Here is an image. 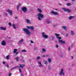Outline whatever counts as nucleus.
<instances>
[{
    "mask_svg": "<svg viewBox=\"0 0 76 76\" xmlns=\"http://www.w3.org/2000/svg\"><path fill=\"white\" fill-rule=\"evenodd\" d=\"M21 61H22L23 62H24V60L22 59L21 60Z\"/></svg>",
    "mask_w": 76,
    "mask_h": 76,
    "instance_id": "5fc2aeb1",
    "label": "nucleus"
},
{
    "mask_svg": "<svg viewBox=\"0 0 76 76\" xmlns=\"http://www.w3.org/2000/svg\"><path fill=\"white\" fill-rule=\"evenodd\" d=\"M65 74V73L64 72V70H63V69H61L59 73L60 75L62 76V75H63V76H64Z\"/></svg>",
    "mask_w": 76,
    "mask_h": 76,
    "instance_id": "0eeeda50",
    "label": "nucleus"
},
{
    "mask_svg": "<svg viewBox=\"0 0 76 76\" xmlns=\"http://www.w3.org/2000/svg\"><path fill=\"white\" fill-rule=\"evenodd\" d=\"M15 19H18V17H15Z\"/></svg>",
    "mask_w": 76,
    "mask_h": 76,
    "instance_id": "603ef678",
    "label": "nucleus"
},
{
    "mask_svg": "<svg viewBox=\"0 0 76 76\" xmlns=\"http://www.w3.org/2000/svg\"><path fill=\"white\" fill-rule=\"evenodd\" d=\"M23 31L25 32L26 34L28 35L29 37H30L31 36V33L30 32L29 30H28V29H23Z\"/></svg>",
    "mask_w": 76,
    "mask_h": 76,
    "instance_id": "f03ea898",
    "label": "nucleus"
},
{
    "mask_svg": "<svg viewBox=\"0 0 76 76\" xmlns=\"http://www.w3.org/2000/svg\"><path fill=\"white\" fill-rule=\"evenodd\" d=\"M0 28H1V29H5V28H4V27H0Z\"/></svg>",
    "mask_w": 76,
    "mask_h": 76,
    "instance_id": "37998d69",
    "label": "nucleus"
},
{
    "mask_svg": "<svg viewBox=\"0 0 76 76\" xmlns=\"http://www.w3.org/2000/svg\"><path fill=\"white\" fill-rule=\"evenodd\" d=\"M55 35L56 36V38H57L58 39H59L58 42L59 43H61V44H66V42L65 41H63L62 40H60L61 39V37L59 36L60 35V34L55 33Z\"/></svg>",
    "mask_w": 76,
    "mask_h": 76,
    "instance_id": "f257e3e1",
    "label": "nucleus"
},
{
    "mask_svg": "<svg viewBox=\"0 0 76 76\" xmlns=\"http://www.w3.org/2000/svg\"><path fill=\"white\" fill-rule=\"evenodd\" d=\"M15 59H16V61H19V58H18V57L15 58Z\"/></svg>",
    "mask_w": 76,
    "mask_h": 76,
    "instance_id": "c85d7f7f",
    "label": "nucleus"
},
{
    "mask_svg": "<svg viewBox=\"0 0 76 76\" xmlns=\"http://www.w3.org/2000/svg\"><path fill=\"white\" fill-rule=\"evenodd\" d=\"M64 29V31H65V32H66V31H67V29Z\"/></svg>",
    "mask_w": 76,
    "mask_h": 76,
    "instance_id": "4c0bfd02",
    "label": "nucleus"
},
{
    "mask_svg": "<svg viewBox=\"0 0 76 76\" xmlns=\"http://www.w3.org/2000/svg\"><path fill=\"white\" fill-rule=\"evenodd\" d=\"M26 28H28V29H34V26L29 27L28 26H27L26 27Z\"/></svg>",
    "mask_w": 76,
    "mask_h": 76,
    "instance_id": "dca6fc26",
    "label": "nucleus"
},
{
    "mask_svg": "<svg viewBox=\"0 0 76 76\" xmlns=\"http://www.w3.org/2000/svg\"><path fill=\"white\" fill-rule=\"evenodd\" d=\"M39 64H41V62H39Z\"/></svg>",
    "mask_w": 76,
    "mask_h": 76,
    "instance_id": "4d7b16f0",
    "label": "nucleus"
},
{
    "mask_svg": "<svg viewBox=\"0 0 76 76\" xmlns=\"http://www.w3.org/2000/svg\"><path fill=\"white\" fill-rule=\"evenodd\" d=\"M56 48H58V45H56Z\"/></svg>",
    "mask_w": 76,
    "mask_h": 76,
    "instance_id": "58836bf2",
    "label": "nucleus"
},
{
    "mask_svg": "<svg viewBox=\"0 0 76 76\" xmlns=\"http://www.w3.org/2000/svg\"><path fill=\"white\" fill-rule=\"evenodd\" d=\"M71 58L72 59V60H73V56H71Z\"/></svg>",
    "mask_w": 76,
    "mask_h": 76,
    "instance_id": "49530a36",
    "label": "nucleus"
},
{
    "mask_svg": "<svg viewBox=\"0 0 76 76\" xmlns=\"http://www.w3.org/2000/svg\"><path fill=\"white\" fill-rule=\"evenodd\" d=\"M65 1H67V0H65Z\"/></svg>",
    "mask_w": 76,
    "mask_h": 76,
    "instance_id": "0e129e2a",
    "label": "nucleus"
},
{
    "mask_svg": "<svg viewBox=\"0 0 76 76\" xmlns=\"http://www.w3.org/2000/svg\"><path fill=\"white\" fill-rule=\"evenodd\" d=\"M71 34L72 35H75V34L74 33V32L73 30H72L71 31Z\"/></svg>",
    "mask_w": 76,
    "mask_h": 76,
    "instance_id": "6ab92c4d",
    "label": "nucleus"
},
{
    "mask_svg": "<svg viewBox=\"0 0 76 76\" xmlns=\"http://www.w3.org/2000/svg\"><path fill=\"white\" fill-rule=\"evenodd\" d=\"M17 67H20L19 66H15V67L12 68L11 69V70H13V69H16V68Z\"/></svg>",
    "mask_w": 76,
    "mask_h": 76,
    "instance_id": "a211bd4d",
    "label": "nucleus"
},
{
    "mask_svg": "<svg viewBox=\"0 0 76 76\" xmlns=\"http://www.w3.org/2000/svg\"><path fill=\"white\" fill-rule=\"evenodd\" d=\"M42 51H43V52H42V53H45V49L44 48H42Z\"/></svg>",
    "mask_w": 76,
    "mask_h": 76,
    "instance_id": "bb28decb",
    "label": "nucleus"
},
{
    "mask_svg": "<svg viewBox=\"0 0 76 76\" xmlns=\"http://www.w3.org/2000/svg\"><path fill=\"white\" fill-rule=\"evenodd\" d=\"M71 1H73V2H74V1H75V0H71Z\"/></svg>",
    "mask_w": 76,
    "mask_h": 76,
    "instance_id": "864d4df0",
    "label": "nucleus"
},
{
    "mask_svg": "<svg viewBox=\"0 0 76 76\" xmlns=\"http://www.w3.org/2000/svg\"><path fill=\"white\" fill-rule=\"evenodd\" d=\"M38 20H41V19L44 18V15L41 13H39L37 15Z\"/></svg>",
    "mask_w": 76,
    "mask_h": 76,
    "instance_id": "7ed1b4c3",
    "label": "nucleus"
},
{
    "mask_svg": "<svg viewBox=\"0 0 76 76\" xmlns=\"http://www.w3.org/2000/svg\"><path fill=\"white\" fill-rule=\"evenodd\" d=\"M48 61L49 63H51V59L50 58H48Z\"/></svg>",
    "mask_w": 76,
    "mask_h": 76,
    "instance_id": "a878e982",
    "label": "nucleus"
},
{
    "mask_svg": "<svg viewBox=\"0 0 76 76\" xmlns=\"http://www.w3.org/2000/svg\"><path fill=\"white\" fill-rule=\"evenodd\" d=\"M68 35H69V34H66V37H68Z\"/></svg>",
    "mask_w": 76,
    "mask_h": 76,
    "instance_id": "79ce46f5",
    "label": "nucleus"
},
{
    "mask_svg": "<svg viewBox=\"0 0 76 76\" xmlns=\"http://www.w3.org/2000/svg\"><path fill=\"white\" fill-rule=\"evenodd\" d=\"M11 75H12V73H9V76H11Z\"/></svg>",
    "mask_w": 76,
    "mask_h": 76,
    "instance_id": "a19ab883",
    "label": "nucleus"
},
{
    "mask_svg": "<svg viewBox=\"0 0 76 76\" xmlns=\"http://www.w3.org/2000/svg\"><path fill=\"white\" fill-rule=\"evenodd\" d=\"M21 52H26V50H23L21 51Z\"/></svg>",
    "mask_w": 76,
    "mask_h": 76,
    "instance_id": "f704fd0d",
    "label": "nucleus"
},
{
    "mask_svg": "<svg viewBox=\"0 0 76 76\" xmlns=\"http://www.w3.org/2000/svg\"><path fill=\"white\" fill-rule=\"evenodd\" d=\"M31 43H34V42L33 41H32L31 40Z\"/></svg>",
    "mask_w": 76,
    "mask_h": 76,
    "instance_id": "6e6d98bb",
    "label": "nucleus"
},
{
    "mask_svg": "<svg viewBox=\"0 0 76 76\" xmlns=\"http://www.w3.org/2000/svg\"><path fill=\"white\" fill-rule=\"evenodd\" d=\"M50 22H50V21L48 20V21H47V23H50Z\"/></svg>",
    "mask_w": 76,
    "mask_h": 76,
    "instance_id": "c9c22d12",
    "label": "nucleus"
},
{
    "mask_svg": "<svg viewBox=\"0 0 76 76\" xmlns=\"http://www.w3.org/2000/svg\"><path fill=\"white\" fill-rule=\"evenodd\" d=\"M10 55H8V56L6 57V58L7 59V60H9V57H10Z\"/></svg>",
    "mask_w": 76,
    "mask_h": 76,
    "instance_id": "5701e85b",
    "label": "nucleus"
},
{
    "mask_svg": "<svg viewBox=\"0 0 76 76\" xmlns=\"http://www.w3.org/2000/svg\"><path fill=\"white\" fill-rule=\"evenodd\" d=\"M20 67L22 68L23 69V67H24V66H25V65L23 64L22 65H21V64H20Z\"/></svg>",
    "mask_w": 76,
    "mask_h": 76,
    "instance_id": "412c9836",
    "label": "nucleus"
},
{
    "mask_svg": "<svg viewBox=\"0 0 76 76\" xmlns=\"http://www.w3.org/2000/svg\"><path fill=\"white\" fill-rule=\"evenodd\" d=\"M55 37H53V36H51L50 37V41H53Z\"/></svg>",
    "mask_w": 76,
    "mask_h": 76,
    "instance_id": "2eb2a0df",
    "label": "nucleus"
},
{
    "mask_svg": "<svg viewBox=\"0 0 76 76\" xmlns=\"http://www.w3.org/2000/svg\"><path fill=\"white\" fill-rule=\"evenodd\" d=\"M41 58V57L39 56H37L36 58L37 60H39V59H40Z\"/></svg>",
    "mask_w": 76,
    "mask_h": 76,
    "instance_id": "cd10ccee",
    "label": "nucleus"
},
{
    "mask_svg": "<svg viewBox=\"0 0 76 76\" xmlns=\"http://www.w3.org/2000/svg\"><path fill=\"white\" fill-rule=\"evenodd\" d=\"M8 25H9V26H12V23H11L10 22L8 23Z\"/></svg>",
    "mask_w": 76,
    "mask_h": 76,
    "instance_id": "2f4dec72",
    "label": "nucleus"
},
{
    "mask_svg": "<svg viewBox=\"0 0 76 76\" xmlns=\"http://www.w3.org/2000/svg\"><path fill=\"white\" fill-rule=\"evenodd\" d=\"M8 39H11L10 37H8Z\"/></svg>",
    "mask_w": 76,
    "mask_h": 76,
    "instance_id": "052dcab7",
    "label": "nucleus"
},
{
    "mask_svg": "<svg viewBox=\"0 0 76 76\" xmlns=\"http://www.w3.org/2000/svg\"><path fill=\"white\" fill-rule=\"evenodd\" d=\"M67 6H71L72 5V4L70 3H68L66 4Z\"/></svg>",
    "mask_w": 76,
    "mask_h": 76,
    "instance_id": "c756f323",
    "label": "nucleus"
},
{
    "mask_svg": "<svg viewBox=\"0 0 76 76\" xmlns=\"http://www.w3.org/2000/svg\"><path fill=\"white\" fill-rule=\"evenodd\" d=\"M23 42V39H21L20 41H19L18 43V44H21L22 42Z\"/></svg>",
    "mask_w": 76,
    "mask_h": 76,
    "instance_id": "9b49d317",
    "label": "nucleus"
},
{
    "mask_svg": "<svg viewBox=\"0 0 76 76\" xmlns=\"http://www.w3.org/2000/svg\"><path fill=\"white\" fill-rule=\"evenodd\" d=\"M7 12L9 13V14H10V16H12L13 15V11L11 10H7Z\"/></svg>",
    "mask_w": 76,
    "mask_h": 76,
    "instance_id": "1a4fd4ad",
    "label": "nucleus"
},
{
    "mask_svg": "<svg viewBox=\"0 0 76 76\" xmlns=\"http://www.w3.org/2000/svg\"><path fill=\"white\" fill-rule=\"evenodd\" d=\"M62 29H67V27L66 26H63L61 28Z\"/></svg>",
    "mask_w": 76,
    "mask_h": 76,
    "instance_id": "aec40b11",
    "label": "nucleus"
},
{
    "mask_svg": "<svg viewBox=\"0 0 76 76\" xmlns=\"http://www.w3.org/2000/svg\"><path fill=\"white\" fill-rule=\"evenodd\" d=\"M22 10L24 12V13H26L28 10L27 8L26 7H23L21 8Z\"/></svg>",
    "mask_w": 76,
    "mask_h": 76,
    "instance_id": "39448f33",
    "label": "nucleus"
},
{
    "mask_svg": "<svg viewBox=\"0 0 76 76\" xmlns=\"http://www.w3.org/2000/svg\"><path fill=\"white\" fill-rule=\"evenodd\" d=\"M43 62L46 65L47 64V61H43Z\"/></svg>",
    "mask_w": 76,
    "mask_h": 76,
    "instance_id": "393cba45",
    "label": "nucleus"
},
{
    "mask_svg": "<svg viewBox=\"0 0 76 76\" xmlns=\"http://www.w3.org/2000/svg\"><path fill=\"white\" fill-rule=\"evenodd\" d=\"M5 15L6 16H7V13H5Z\"/></svg>",
    "mask_w": 76,
    "mask_h": 76,
    "instance_id": "8fccbe9b",
    "label": "nucleus"
},
{
    "mask_svg": "<svg viewBox=\"0 0 76 76\" xmlns=\"http://www.w3.org/2000/svg\"><path fill=\"white\" fill-rule=\"evenodd\" d=\"M39 67H43L42 65L41 64H40V65H39Z\"/></svg>",
    "mask_w": 76,
    "mask_h": 76,
    "instance_id": "473e14b6",
    "label": "nucleus"
},
{
    "mask_svg": "<svg viewBox=\"0 0 76 76\" xmlns=\"http://www.w3.org/2000/svg\"><path fill=\"white\" fill-rule=\"evenodd\" d=\"M37 10H38V12L40 13H42V11L41 9H40L39 8H38Z\"/></svg>",
    "mask_w": 76,
    "mask_h": 76,
    "instance_id": "b1692460",
    "label": "nucleus"
},
{
    "mask_svg": "<svg viewBox=\"0 0 76 76\" xmlns=\"http://www.w3.org/2000/svg\"><path fill=\"white\" fill-rule=\"evenodd\" d=\"M17 51V49H14L13 51V53L14 54H15V53H16Z\"/></svg>",
    "mask_w": 76,
    "mask_h": 76,
    "instance_id": "4be33fe9",
    "label": "nucleus"
},
{
    "mask_svg": "<svg viewBox=\"0 0 76 76\" xmlns=\"http://www.w3.org/2000/svg\"><path fill=\"white\" fill-rule=\"evenodd\" d=\"M48 70H51V67L50 66H48Z\"/></svg>",
    "mask_w": 76,
    "mask_h": 76,
    "instance_id": "e433bc0d",
    "label": "nucleus"
},
{
    "mask_svg": "<svg viewBox=\"0 0 76 76\" xmlns=\"http://www.w3.org/2000/svg\"><path fill=\"white\" fill-rule=\"evenodd\" d=\"M45 55H43L42 56V57H45Z\"/></svg>",
    "mask_w": 76,
    "mask_h": 76,
    "instance_id": "13d9d810",
    "label": "nucleus"
},
{
    "mask_svg": "<svg viewBox=\"0 0 76 76\" xmlns=\"http://www.w3.org/2000/svg\"><path fill=\"white\" fill-rule=\"evenodd\" d=\"M74 65L73 64H72V66H73Z\"/></svg>",
    "mask_w": 76,
    "mask_h": 76,
    "instance_id": "69168bd1",
    "label": "nucleus"
},
{
    "mask_svg": "<svg viewBox=\"0 0 76 76\" xmlns=\"http://www.w3.org/2000/svg\"><path fill=\"white\" fill-rule=\"evenodd\" d=\"M19 69L20 72V73H21V72H22L21 71V70H20V68H19Z\"/></svg>",
    "mask_w": 76,
    "mask_h": 76,
    "instance_id": "a18cd8bd",
    "label": "nucleus"
},
{
    "mask_svg": "<svg viewBox=\"0 0 76 76\" xmlns=\"http://www.w3.org/2000/svg\"><path fill=\"white\" fill-rule=\"evenodd\" d=\"M21 76H23V74H22V73H21Z\"/></svg>",
    "mask_w": 76,
    "mask_h": 76,
    "instance_id": "e2e57ef3",
    "label": "nucleus"
},
{
    "mask_svg": "<svg viewBox=\"0 0 76 76\" xmlns=\"http://www.w3.org/2000/svg\"><path fill=\"white\" fill-rule=\"evenodd\" d=\"M60 57H61V58H63V54H61L60 55Z\"/></svg>",
    "mask_w": 76,
    "mask_h": 76,
    "instance_id": "72a5a7b5",
    "label": "nucleus"
},
{
    "mask_svg": "<svg viewBox=\"0 0 76 76\" xmlns=\"http://www.w3.org/2000/svg\"><path fill=\"white\" fill-rule=\"evenodd\" d=\"M2 63L3 64H5V62H4V61Z\"/></svg>",
    "mask_w": 76,
    "mask_h": 76,
    "instance_id": "de8ad7c7",
    "label": "nucleus"
},
{
    "mask_svg": "<svg viewBox=\"0 0 76 76\" xmlns=\"http://www.w3.org/2000/svg\"><path fill=\"white\" fill-rule=\"evenodd\" d=\"M50 13L52 14H53V15H58V13L57 12L54 11L53 10H52L51 11Z\"/></svg>",
    "mask_w": 76,
    "mask_h": 76,
    "instance_id": "6e6552de",
    "label": "nucleus"
},
{
    "mask_svg": "<svg viewBox=\"0 0 76 76\" xmlns=\"http://www.w3.org/2000/svg\"><path fill=\"white\" fill-rule=\"evenodd\" d=\"M1 30H4V31H6V29H1Z\"/></svg>",
    "mask_w": 76,
    "mask_h": 76,
    "instance_id": "c03bdc74",
    "label": "nucleus"
},
{
    "mask_svg": "<svg viewBox=\"0 0 76 76\" xmlns=\"http://www.w3.org/2000/svg\"><path fill=\"white\" fill-rule=\"evenodd\" d=\"M1 44L2 45H6V42L4 40H2L1 43Z\"/></svg>",
    "mask_w": 76,
    "mask_h": 76,
    "instance_id": "9d476101",
    "label": "nucleus"
},
{
    "mask_svg": "<svg viewBox=\"0 0 76 76\" xmlns=\"http://www.w3.org/2000/svg\"><path fill=\"white\" fill-rule=\"evenodd\" d=\"M55 10H58L57 9H55Z\"/></svg>",
    "mask_w": 76,
    "mask_h": 76,
    "instance_id": "680f3d73",
    "label": "nucleus"
},
{
    "mask_svg": "<svg viewBox=\"0 0 76 76\" xmlns=\"http://www.w3.org/2000/svg\"><path fill=\"white\" fill-rule=\"evenodd\" d=\"M68 51H69L70 50V47H69L68 49Z\"/></svg>",
    "mask_w": 76,
    "mask_h": 76,
    "instance_id": "ea45409f",
    "label": "nucleus"
},
{
    "mask_svg": "<svg viewBox=\"0 0 76 76\" xmlns=\"http://www.w3.org/2000/svg\"><path fill=\"white\" fill-rule=\"evenodd\" d=\"M26 22L27 23H29V24L31 23L30 21V20H29V19H26Z\"/></svg>",
    "mask_w": 76,
    "mask_h": 76,
    "instance_id": "f8f14e48",
    "label": "nucleus"
},
{
    "mask_svg": "<svg viewBox=\"0 0 76 76\" xmlns=\"http://www.w3.org/2000/svg\"><path fill=\"white\" fill-rule=\"evenodd\" d=\"M62 10H63L65 12H68V13H70L71 12V10L69 9H66L65 8H62Z\"/></svg>",
    "mask_w": 76,
    "mask_h": 76,
    "instance_id": "423d86ee",
    "label": "nucleus"
},
{
    "mask_svg": "<svg viewBox=\"0 0 76 76\" xmlns=\"http://www.w3.org/2000/svg\"><path fill=\"white\" fill-rule=\"evenodd\" d=\"M12 26L14 29H16V25L14 23H13L12 24Z\"/></svg>",
    "mask_w": 76,
    "mask_h": 76,
    "instance_id": "f3484780",
    "label": "nucleus"
},
{
    "mask_svg": "<svg viewBox=\"0 0 76 76\" xmlns=\"http://www.w3.org/2000/svg\"><path fill=\"white\" fill-rule=\"evenodd\" d=\"M58 24H54L53 25V27H56V26H58Z\"/></svg>",
    "mask_w": 76,
    "mask_h": 76,
    "instance_id": "7c9ffc66",
    "label": "nucleus"
},
{
    "mask_svg": "<svg viewBox=\"0 0 76 76\" xmlns=\"http://www.w3.org/2000/svg\"><path fill=\"white\" fill-rule=\"evenodd\" d=\"M31 31H34V29H31Z\"/></svg>",
    "mask_w": 76,
    "mask_h": 76,
    "instance_id": "bf43d9fd",
    "label": "nucleus"
},
{
    "mask_svg": "<svg viewBox=\"0 0 76 76\" xmlns=\"http://www.w3.org/2000/svg\"><path fill=\"white\" fill-rule=\"evenodd\" d=\"M75 18V16H70L68 18L69 20H71L72 19H73Z\"/></svg>",
    "mask_w": 76,
    "mask_h": 76,
    "instance_id": "4468645a",
    "label": "nucleus"
},
{
    "mask_svg": "<svg viewBox=\"0 0 76 76\" xmlns=\"http://www.w3.org/2000/svg\"><path fill=\"white\" fill-rule=\"evenodd\" d=\"M21 6V4L19 3L18 4L17 6V9L18 10L19 9V7Z\"/></svg>",
    "mask_w": 76,
    "mask_h": 76,
    "instance_id": "ddd939ff",
    "label": "nucleus"
},
{
    "mask_svg": "<svg viewBox=\"0 0 76 76\" xmlns=\"http://www.w3.org/2000/svg\"><path fill=\"white\" fill-rule=\"evenodd\" d=\"M24 29H26V28H25Z\"/></svg>",
    "mask_w": 76,
    "mask_h": 76,
    "instance_id": "338daca9",
    "label": "nucleus"
},
{
    "mask_svg": "<svg viewBox=\"0 0 76 76\" xmlns=\"http://www.w3.org/2000/svg\"><path fill=\"white\" fill-rule=\"evenodd\" d=\"M42 37L45 39H47L48 38V35L45 34V33L44 32L42 33Z\"/></svg>",
    "mask_w": 76,
    "mask_h": 76,
    "instance_id": "20e7f679",
    "label": "nucleus"
},
{
    "mask_svg": "<svg viewBox=\"0 0 76 76\" xmlns=\"http://www.w3.org/2000/svg\"><path fill=\"white\" fill-rule=\"evenodd\" d=\"M7 68H9V65H8V64H7Z\"/></svg>",
    "mask_w": 76,
    "mask_h": 76,
    "instance_id": "09e8293b",
    "label": "nucleus"
},
{
    "mask_svg": "<svg viewBox=\"0 0 76 76\" xmlns=\"http://www.w3.org/2000/svg\"><path fill=\"white\" fill-rule=\"evenodd\" d=\"M73 45V44H72V45Z\"/></svg>",
    "mask_w": 76,
    "mask_h": 76,
    "instance_id": "774afa93",
    "label": "nucleus"
},
{
    "mask_svg": "<svg viewBox=\"0 0 76 76\" xmlns=\"http://www.w3.org/2000/svg\"><path fill=\"white\" fill-rule=\"evenodd\" d=\"M16 53V55H17L19 53V52H16V53Z\"/></svg>",
    "mask_w": 76,
    "mask_h": 76,
    "instance_id": "3c124183",
    "label": "nucleus"
}]
</instances>
